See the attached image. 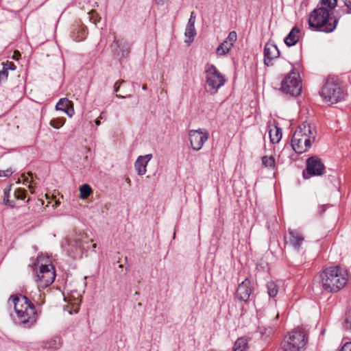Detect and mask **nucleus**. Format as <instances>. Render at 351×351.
<instances>
[{
  "label": "nucleus",
  "instance_id": "22",
  "mask_svg": "<svg viewBox=\"0 0 351 351\" xmlns=\"http://www.w3.org/2000/svg\"><path fill=\"white\" fill-rule=\"evenodd\" d=\"M29 295L36 304L41 305L44 303L45 293L40 291L39 287L34 291H31Z\"/></svg>",
  "mask_w": 351,
  "mask_h": 351
},
{
  "label": "nucleus",
  "instance_id": "28",
  "mask_svg": "<svg viewBox=\"0 0 351 351\" xmlns=\"http://www.w3.org/2000/svg\"><path fill=\"white\" fill-rule=\"evenodd\" d=\"M71 101L66 98H62L59 100L56 106V108L57 110H63L66 109L68 106H71Z\"/></svg>",
  "mask_w": 351,
  "mask_h": 351
},
{
  "label": "nucleus",
  "instance_id": "13",
  "mask_svg": "<svg viewBox=\"0 0 351 351\" xmlns=\"http://www.w3.org/2000/svg\"><path fill=\"white\" fill-rule=\"evenodd\" d=\"M110 47L113 56L118 58H127L130 52V45L125 40H114Z\"/></svg>",
  "mask_w": 351,
  "mask_h": 351
},
{
  "label": "nucleus",
  "instance_id": "14",
  "mask_svg": "<svg viewBox=\"0 0 351 351\" xmlns=\"http://www.w3.org/2000/svg\"><path fill=\"white\" fill-rule=\"evenodd\" d=\"M285 245L298 251L300 250L304 241V237L299 231L289 230V233L285 237Z\"/></svg>",
  "mask_w": 351,
  "mask_h": 351
},
{
  "label": "nucleus",
  "instance_id": "29",
  "mask_svg": "<svg viewBox=\"0 0 351 351\" xmlns=\"http://www.w3.org/2000/svg\"><path fill=\"white\" fill-rule=\"evenodd\" d=\"M65 121L64 118H55L51 120L50 125L56 129H59L64 125Z\"/></svg>",
  "mask_w": 351,
  "mask_h": 351
},
{
  "label": "nucleus",
  "instance_id": "5",
  "mask_svg": "<svg viewBox=\"0 0 351 351\" xmlns=\"http://www.w3.org/2000/svg\"><path fill=\"white\" fill-rule=\"evenodd\" d=\"M307 342L308 335L305 330L296 328L285 336L280 351H304Z\"/></svg>",
  "mask_w": 351,
  "mask_h": 351
},
{
  "label": "nucleus",
  "instance_id": "7",
  "mask_svg": "<svg viewBox=\"0 0 351 351\" xmlns=\"http://www.w3.org/2000/svg\"><path fill=\"white\" fill-rule=\"evenodd\" d=\"M204 74L206 90L210 94H215L226 82L223 75L213 64L205 66Z\"/></svg>",
  "mask_w": 351,
  "mask_h": 351
},
{
  "label": "nucleus",
  "instance_id": "49",
  "mask_svg": "<svg viewBox=\"0 0 351 351\" xmlns=\"http://www.w3.org/2000/svg\"><path fill=\"white\" fill-rule=\"evenodd\" d=\"M92 247H93V249H95L97 247V245L96 244H93Z\"/></svg>",
  "mask_w": 351,
  "mask_h": 351
},
{
  "label": "nucleus",
  "instance_id": "16",
  "mask_svg": "<svg viewBox=\"0 0 351 351\" xmlns=\"http://www.w3.org/2000/svg\"><path fill=\"white\" fill-rule=\"evenodd\" d=\"M280 51L277 46L272 42H267L264 47V63L267 66H271V61L278 58Z\"/></svg>",
  "mask_w": 351,
  "mask_h": 351
},
{
  "label": "nucleus",
  "instance_id": "46",
  "mask_svg": "<svg viewBox=\"0 0 351 351\" xmlns=\"http://www.w3.org/2000/svg\"><path fill=\"white\" fill-rule=\"evenodd\" d=\"M79 37L80 38L77 39L78 41L82 40L83 39L85 38V37H86V32H85L84 29L83 30L82 35L80 36Z\"/></svg>",
  "mask_w": 351,
  "mask_h": 351
},
{
  "label": "nucleus",
  "instance_id": "42",
  "mask_svg": "<svg viewBox=\"0 0 351 351\" xmlns=\"http://www.w3.org/2000/svg\"><path fill=\"white\" fill-rule=\"evenodd\" d=\"M340 351H351V342L345 343Z\"/></svg>",
  "mask_w": 351,
  "mask_h": 351
},
{
  "label": "nucleus",
  "instance_id": "37",
  "mask_svg": "<svg viewBox=\"0 0 351 351\" xmlns=\"http://www.w3.org/2000/svg\"><path fill=\"white\" fill-rule=\"evenodd\" d=\"M12 169H7L6 170H0V178L1 177H9L13 173Z\"/></svg>",
  "mask_w": 351,
  "mask_h": 351
},
{
  "label": "nucleus",
  "instance_id": "35",
  "mask_svg": "<svg viewBox=\"0 0 351 351\" xmlns=\"http://www.w3.org/2000/svg\"><path fill=\"white\" fill-rule=\"evenodd\" d=\"M195 21H196V15H195V12L193 11L191 12L190 18L189 19V21H188V23L186 24V25L195 26Z\"/></svg>",
  "mask_w": 351,
  "mask_h": 351
},
{
  "label": "nucleus",
  "instance_id": "48",
  "mask_svg": "<svg viewBox=\"0 0 351 351\" xmlns=\"http://www.w3.org/2000/svg\"><path fill=\"white\" fill-rule=\"evenodd\" d=\"M143 90H147V86L146 85H143Z\"/></svg>",
  "mask_w": 351,
  "mask_h": 351
},
{
  "label": "nucleus",
  "instance_id": "15",
  "mask_svg": "<svg viewBox=\"0 0 351 351\" xmlns=\"http://www.w3.org/2000/svg\"><path fill=\"white\" fill-rule=\"evenodd\" d=\"M237 40V34L236 32H230L227 38L217 48V56H221L228 54L230 50L233 47Z\"/></svg>",
  "mask_w": 351,
  "mask_h": 351
},
{
  "label": "nucleus",
  "instance_id": "40",
  "mask_svg": "<svg viewBox=\"0 0 351 351\" xmlns=\"http://www.w3.org/2000/svg\"><path fill=\"white\" fill-rule=\"evenodd\" d=\"M32 177L31 176V175H29V176L24 177L23 179L24 184H28V187L29 188L30 190L32 189V185L30 184V183L32 182Z\"/></svg>",
  "mask_w": 351,
  "mask_h": 351
},
{
  "label": "nucleus",
  "instance_id": "20",
  "mask_svg": "<svg viewBox=\"0 0 351 351\" xmlns=\"http://www.w3.org/2000/svg\"><path fill=\"white\" fill-rule=\"evenodd\" d=\"M248 349L249 339L245 337L238 338L233 346V351H247Z\"/></svg>",
  "mask_w": 351,
  "mask_h": 351
},
{
  "label": "nucleus",
  "instance_id": "36",
  "mask_svg": "<svg viewBox=\"0 0 351 351\" xmlns=\"http://www.w3.org/2000/svg\"><path fill=\"white\" fill-rule=\"evenodd\" d=\"M345 328L351 330V311H349L347 317L345 320Z\"/></svg>",
  "mask_w": 351,
  "mask_h": 351
},
{
  "label": "nucleus",
  "instance_id": "1",
  "mask_svg": "<svg viewBox=\"0 0 351 351\" xmlns=\"http://www.w3.org/2000/svg\"><path fill=\"white\" fill-rule=\"evenodd\" d=\"M320 283L327 291L335 292L343 288L347 282V273L339 266L325 269L319 275Z\"/></svg>",
  "mask_w": 351,
  "mask_h": 351
},
{
  "label": "nucleus",
  "instance_id": "43",
  "mask_svg": "<svg viewBox=\"0 0 351 351\" xmlns=\"http://www.w3.org/2000/svg\"><path fill=\"white\" fill-rule=\"evenodd\" d=\"M124 82V81H118L114 85V90L117 93L119 90L121 84Z\"/></svg>",
  "mask_w": 351,
  "mask_h": 351
},
{
  "label": "nucleus",
  "instance_id": "19",
  "mask_svg": "<svg viewBox=\"0 0 351 351\" xmlns=\"http://www.w3.org/2000/svg\"><path fill=\"white\" fill-rule=\"evenodd\" d=\"M300 37V30L298 27H294L289 34L285 38L284 41L287 46L295 45Z\"/></svg>",
  "mask_w": 351,
  "mask_h": 351
},
{
  "label": "nucleus",
  "instance_id": "18",
  "mask_svg": "<svg viewBox=\"0 0 351 351\" xmlns=\"http://www.w3.org/2000/svg\"><path fill=\"white\" fill-rule=\"evenodd\" d=\"M152 154H149L145 156H140L134 163V167L139 176L145 175L147 172V165L152 160Z\"/></svg>",
  "mask_w": 351,
  "mask_h": 351
},
{
  "label": "nucleus",
  "instance_id": "3",
  "mask_svg": "<svg viewBox=\"0 0 351 351\" xmlns=\"http://www.w3.org/2000/svg\"><path fill=\"white\" fill-rule=\"evenodd\" d=\"M337 23V19L330 16L329 10L324 8L314 10L308 19L310 27L326 33L332 32Z\"/></svg>",
  "mask_w": 351,
  "mask_h": 351
},
{
  "label": "nucleus",
  "instance_id": "10",
  "mask_svg": "<svg viewBox=\"0 0 351 351\" xmlns=\"http://www.w3.org/2000/svg\"><path fill=\"white\" fill-rule=\"evenodd\" d=\"M209 138V132L206 129L199 128L197 130H191L189 131V138L191 147L194 151L200 150L204 144Z\"/></svg>",
  "mask_w": 351,
  "mask_h": 351
},
{
  "label": "nucleus",
  "instance_id": "11",
  "mask_svg": "<svg viewBox=\"0 0 351 351\" xmlns=\"http://www.w3.org/2000/svg\"><path fill=\"white\" fill-rule=\"evenodd\" d=\"M306 173L308 176L304 174L305 179L311 176H319L324 174L325 166L322 160L317 156H311L306 160Z\"/></svg>",
  "mask_w": 351,
  "mask_h": 351
},
{
  "label": "nucleus",
  "instance_id": "47",
  "mask_svg": "<svg viewBox=\"0 0 351 351\" xmlns=\"http://www.w3.org/2000/svg\"><path fill=\"white\" fill-rule=\"evenodd\" d=\"M95 124H96L97 125H99L101 124L100 121H99V119H97V120L95 121Z\"/></svg>",
  "mask_w": 351,
  "mask_h": 351
},
{
  "label": "nucleus",
  "instance_id": "12",
  "mask_svg": "<svg viewBox=\"0 0 351 351\" xmlns=\"http://www.w3.org/2000/svg\"><path fill=\"white\" fill-rule=\"evenodd\" d=\"M86 238L84 233L75 234L69 237L63 247L71 254H79L83 250V241Z\"/></svg>",
  "mask_w": 351,
  "mask_h": 351
},
{
  "label": "nucleus",
  "instance_id": "30",
  "mask_svg": "<svg viewBox=\"0 0 351 351\" xmlns=\"http://www.w3.org/2000/svg\"><path fill=\"white\" fill-rule=\"evenodd\" d=\"M10 191H11L10 186H9L8 188H7L4 190L3 202L5 205L12 208L14 206L15 202H14V201L9 200V194H10Z\"/></svg>",
  "mask_w": 351,
  "mask_h": 351
},
{
  "label": "nucleus",
  "instance_id": "39",
  "mask_svg": "<svg viewBox=\"0 0 351 351\" xmlns=\"http://www.w3.org/2000/svg\"><path fill=\"white\" fill-rule=\"evenodd\" d=\"M3 68L5 69L8 71L9 70H15L16 66L12 62H7L6 63L3 64Z\"/></svg>",
  "mask_w": 351,
  "mask_h": 351
},
{
  "label": "nucleus",
  "instance_id": "27",
  "mask_svg": "<svg viewBox=\"0 0 351 351\" xmlns=\"http://www.w3.org/2000/svg\"><path fill=\"white\" fill-rule=\"evenodd\" d=\"M92 193V189L90 186L87 184H83L80 189V198L81 199H86Z\"/></svg>",
  "mask_w": 351,
  "mask_h": 351
},
{
  "label": "nucleus",
  "instance_id": "38",
  "mask_svg": "<svg viewBox=\"0 0 351 351\" xmlns=\"http://www.w3.org/2000/svg\"><path fill=\"white\" fill-rule=\"evenodd\" d=\"M8 76V71L3 67L2 71H0V82L1 81L7 80Z\"/></svg>",
  "mask_w": 351,
  "mask_h": 351
},
{
  "label": "nucleus",
  "instance_id": "31",
  "mask_svg": "<svg viewBox=\"0 0 351 351\" xmlns=\"http://www.w3.org/2000/svg\"><path fill=\"white\" fill-rule=\"evenodd\" d=\"M89 14V20L94 23L95 25H97L98 23L101 21V17L99 16L97 12L92 10L90 12H88Z\"/></svg>",
  "mask_w": 351,
  "mask_h": 351
},
{
  "label": "nucleus",
  "instance_id": "9",
  "mask_svg": "<svg viewBox=\"0 0 351 351\" xmlns=\"http://www.w3.org/2000/svg\"><path fill=\"white\" fill-rule=\"evenodd\" d=\"M281 90L286 94L298 96L302 90L301 80L298 73L291 71L281 83Z\"/></svg>",
  "mask_w": 351,
  "mask_h": 351
},
{
  "label": "nucleus",
  "instance_id": "32",
  "mask_svg": "<svg viewBox=\"0 0 351 351\" xmlns=\"http://www.w3.org/2000/svg\"><path fill=\"white\" fill-rule=\"evenodd\" d=\"M322 3L328 8L332 9L337 5V0H321Z\"/></svg>",
  "mask_w": 351,
  "mask_h": 351
},
{
  "label": "nucleus",
  "instance_id": "50",
  "mask_svg": "<svg viewBox=\"0 0 351 351\" xmlns=\"http://www.w3.org/2000/svg\"><path fill=\"white\" fill-rule=\"evenodd\" d=\"M130 180L129 178L127 179V182H129Z\"/></svg>",
  "mask_w": 351,
  "mask_h": 351
},
{
  "label": "nucleus",
  "instance_id": "2",
  "mask_svg": "<svg viewBox=\"0 0 351 351\" xmlns=\"http://www.w3.org/2000/svg\"><path fill=\"white\" fill-rule=\"evenodd\" d=\"M315 138V132L310 124L304 123L295 131L291 139V147L297 154L307 152Z\"/></svg>",
  "mask_w": 351,
  "mask_h": 351
},
{
  "label": "nucleus",
  "instance_id": "17",
  "mask_svg": "<svg viewBox=\"0 0 351 351\" xmlns=\"http://www.w3.org/2000/svg\"><path fill=\"white\" fill-rule=\"evenodd\" d=\"M252 289L250 287V281L245 279L238 286L237 290V297L239 300L247 302L251 295Z\"/></svg>",
  "mask_w": 351,
  "mask_h": 351
},
{
  "label": "nucleus",
  "instance_id": "34",
  "mask_svg": "<svg viewBox=\"0 0 351 351\" xmlns=\"http://www.w3.org/2000/svg\"><path fill=\"white\" fill-rule=\"evenodd\" d=\"M258 330H259L260 332L263 335H267V336L269 335L271 332V327L265 328L263 326H260L258 327Z\"/></svg>",
  "mask_w": 351,
  "mask_h": 351
},
{
  "label": "nucleus",
  "instance_id": "44",
  "mask_svg": "<svg viewBox=\"0 0 351 351\" xmlns=\"http://www.w3.org/2000/svg\"><path fill=\"white\" fill-rule=\"evenodd\" d=\"M345 5L349 8L350 10H351V0H343Z\"/></svg>",
  "mask_w": 351,
  "mask_h": 351
},
{
  "label": "nucleus",
  "instance_id": "4",
  "mask_svg": "<svg viewBox=\"0 0 351 351\" xmlns=\"http://www.w3.org/2000/svg\"><path fill=\"white\" fill-rule=\"evenodd\" d=\"M14 311L23 324L33 323L36 321V309L34 303L26 295L11 296Z\"/></svg>",
  "mask_w": 351,
  "mask_h": 351
},
{
  "label": "nucleus",
  "instance_id": "26",
  "mask_svg": "<svg viewBox=\"0 0 351 351\" xmlns=\"http://www.w3.org/2000/svg\"><path fill=\"white\" fill-rule=\"evenodd\" d=\"M267 293L269 295L274 298L278 293V286L274 281H269L267 283Z\"/></svg>",
  "mask_w": 351,
  "mask_h": 351
},
{
  "label": "nucleus",
  "instance_id": "45",
  "mask_svg": "<svg viewBox=\"0 0 351 351\" xmlns=\"http://www.w3.org/2000/svg\"><path fill=\"white\" fill-rule=\"evenodd\" d=\"M168 0H154L157 5H164Z\"/></svg>",
  "mask_w": 351,
  "mask_h": 351
},
{
  "label": "nucleus",
  "instance_id": "8",
  "mask_svg": "<svg viewBox=\"0 0 351 351\" xmlns=\"http://www.w3.org/2000/svg\"><path fill=\"white\" fill-rule=\"evenodd\" d=\"M39 258L38 257L37 263H34L32 267L34 269L38 268V271H36L38 287L45 288L53 282L56 278L55 269L51 264H40L39 265Z\"/></svg>",
  "mask_w": 351,
  "mask_h": 351
},
{
  "label": "nucleus",
  "instance_id": "6",
  "mask_svg": "<svg viewBox=\"0 0 351 351\" xmlns=\"http://www.w3.org/2000/svg\"><path fill=\"white\" fill-rule=\"evenodd\" d=\"M320 95L326 102L336 104L345 97V92L334 77L328 78L322 87Z\"/></svg>",
  "mask_w": 351,
  "mask_h": 351
},
{
  "label": "nucleus",
  "instance_id": "21",
  "mask_svg": "<svg viewBox=\"0 0 351 351\" xmlns=\"http://www.w3.org/2000/svg\"><path fill=\"white\" fill-rule=\"evenodd\" d=\"M269 135L272 143H278L282 138V130L276 125L271 126L269 130Z\"/></svg>",
  "mask_w": 351,
  "mask_h": 351
},
{
  "label": "nucleus",
  "instance_id": "23",
  "mask_svg": "<svg viewBox=\"0 0 351 351\" xmlns=\"http://www.w3.org/2000/svg\"><path fill=\"white\" fill-rule=\"evenodd\" d=\"M61 344L62 343L60 339L58 337H56L46 341L45 343L44 347L47 350H56L60 348Z\"/></svg>",
  "mask_w": 351,
  "mask_h": 351
},
{
  "label": "nucleus",
  "instance_id": "41",
  "mask_svg": "<svg viewBox=\"0 0 351 351\" xmlns=\"http://www.w3.org/2000/svg\"><path fill=\"white\" fill-rule=\"evenodd\" d=\"M62 111L64 112L70 117H71L74 114V110L73 107L69 108V106H68L66 109L63 110Z\"/></svg>",
  "mask_w": 351,
  "mask_h": 351
},
{
  "label": "nucleus",
  "instance_id": "24",
  "mask_svg": "<svg viewBox=\"0 0 351 351\" xmlns=\"http://www.w3.org/2000/svg\"><path fill=\"white\" fill-rule=\"evenodd\" d=\"M184 35L188 38L187 40H185V43L191 44L193 41L194 38L196 36V30L195 26L186 25Z\"/></svg>",
  "mask_w": 351,
  "mask_h": 351
},
{
  "label": "nucleus",
  "instance_id": "33",
  "mask_svg": "<svg viewBox=\"0 0 351 351\" xmlns=\"http://www.w3.org/2000/svg\"><path fill=\"white\" fill-rule=\"evenodd\" d=\"M14 196L17 199H24L25 197V191L24 189H18L14 192Z\"/></svg>",
  "mask_w": 351,
  "mask_h": 351
},
{
  "label": "nucleus",
  "instance_id": "25",
  "mask_svg": "<svg viewBox=\"0 0 351 351\" xmlns=\"http://www.w3.org/2000/svg\"><path fill=\"white\" fill-rule=\"evenodd\" d=\"M262 165L265 168L274 169L276 167L275 159L273 156H265L261 158Z\"/></svg>",
  "mask_w": 351,
  "mask_h": 351
}]
</instances>
